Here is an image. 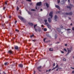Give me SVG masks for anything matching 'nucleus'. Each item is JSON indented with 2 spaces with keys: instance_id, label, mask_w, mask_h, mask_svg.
I'll use <instances>...</instances> for the list:
<instances>
[{
  "instance_id": "1a4fd4ad",
  "label": "nucleus",
  "mask_w": 74,
  "mask_h": 74,
  "mask_svg": "<svg viewBox=\"0 0 74 74\" xmlns=\"http://www.w3.org/2000/svg\"><path fill=\"white\" fill-rule=\"evenodd\" d=\"M41 66H40L37 68V69H38L39 71H41V70H40L41 69Z\"/></svg>"
},
{
  "instance_id": "13d9d810",
  "label": "nucleus",
  "mask_w": 74,
  "mask_h": 74,
  "mask_svg": "<svg viewBox=\"0 0 74 74\" xmlns=\"http://www.w3.org/2000/svg\"><path fill=\"white\" fill-rule=\"evenodd\" d=\"M40 10H41V11H42V9H40Z\"/></svg>"
},
{
  "instance_id": "79ce46f5",
  "label": "nucleus",
  "mask_w": 74,
  "mask_h": 74,
  "mask_svg": "<svg viewBox=\"0 0 74 74\" xmlns=\"http://www.w3.org/2000/svg\"><path fill=\"white\" fill-rule=\"evenodd\" d=\"M55 63H54L53 64V66H55Z\"/></svg>"
},
{
  "instance_id": "774afa93",
  "label": "nucleus",
  "mask_w": 74,
  "mask_h": 74,
  "mask_svg": "<svg viewBox=\"0 0 74 74\" xmlns=\"http://www.w3.org/2000/svg\"><path fill=\"white\" fill-rule=\"evenodd\" d=\"M48 71V70H47L46 72H47Z\"/></svg>"
},
{
  "instance_id": "e433bc0d",
  "label": "nucleus",
  "mask_w": 74,
  "mask_h": 74,
  "mask_svg": "<svg viewBox=\"0 0 74 74\" xmlns=\"http://www.w3.org/2000/svg\"><path fill=\"white\" fill-rule=\"evenodd\" d=\"M27 1H29V2H31V0H26Z\"/></svg>"
},
{
  "instance_id": "7c9ffc66",
  "label": "nucleus",
  "mask_w": 74,
  "mask_h": 74,
  "mask_svg": "<svg viewBox=\"0 0 74 74\" xmlns=\"http://www.w3.org/2000/svg\"><path fill=\"white\" fill-rule=\"evenodd\" d=\"M60 28H62L63 27L62 25H61L60 26Z\"/></svg>"
},
{
  "instance_id": "473e14b6",
  "label": "nucleus",
  "mask_w": 74,
  "mask_h": 74,
  "mask_svg": "<svg viewBox=\"0 0 74 74\" xmlns=\"http://www.w3.org/2000/svg\"><path fill=\"white\" fill-rule=\"evenodd\" d=\"M71 30V29H70V28H69L68 29H67V30L68 31L69 30Z\"/></svg>"
},
{
  "instance_id": "c85d7f7f",
  "label": "nucleus",
  "mask_w": 74,
  "mask_h": 74,
  "mask_svg": "<svg viewBox=\"0 0 74 74\" xmlns=\"http://www.w3.org/2000/svg\"><path fill=\"white\" fill-rule=\"evenodd\" d=\"M63 60L64 61H66V59L65 58H63Z\"/></svg>"
},
{
  "instance_id": "412c9836",
  "label": "nucleus",
  "mask_w": 74,
  "mask_h": 74,
  "mask_svg": "<svg viewBox=\"0 0 74 74\" xmlns=\"http://www.w3.org/2000/svg\"><path fill=\"white\" fill-rule=\"evenodd\" d=\"M57 37H58V35H57V34H56L55 36V38L56 39L57 38Z\"/></svg>"
},
{
  "instance_id": "c03bdc74",
  "label": "nucleus",
  "mask_w": 74,
  "mask_h": 74,
  "mask_svg": "<svg viewBox=\"0 0 74 74\" xmlns=\"http://www.w3.org/2000/svg\"><path fill=\"white\" fill-rule=\"evenodd\" d=\"M68 2L70 3V0H68Z\"/></svg>"
},
{
  "instance_id": "b1692460",
  "label": "nucleus",
  "mask_w": 74,
  "mask_h": 74,
  "mask_svg": "<svg viewBox=\"0 0 74 74\" xmlns=\"http://www.w3.org/2000/svg\"><path fill=\"white\" fill-rule=\"evenodd\" d=\"M44 31L45 32H46L47 31V28H44Z\"/></svg>"
},
{
  "instance_id": "72a5a7b5",
  "label": "nucleus",
  "mask_w": 74,
  "mask_h": 74,
  "mask_svg": "<svg viewBox=\"0 0 74 74\" xmlns=\"http://www.w3.org/2000/svg\"><path fill=\"white\" fill-rule=\"evenodd\" d=\"M34 36V35H31L30 36V38H32V37Z\"/></svg>"
},
{
  "instance_id": "603ef678",
  "label": "nucleus",
  "mask_w": 74,
  "mask_h": 74,
  "mask_svg": "<svg viewBox=\"0 0 74 74\" xmlns=\"http://www.w3.org/2000/svg\"><path fill=\"white\" fill-rule=\"evenodd\" d=\"M54 69H54V68L53 69H52V71H53V70H54Z\"/></svg>"
},
{
  "instance_id": "8fccbe9b",
  "label": "nucleus",
  "mask_w": 74,
  "mask_h": 74,
  "mask_svg": "<svg viewBox=\"0 0 74 74\" xmlns=\"http://www.w3.org/2000/svg\"><path fill=\"white\" fill-rule=\"evenodd\" d=\"M72 25H73L72 23H71V24H70V25H71V26H72Z\"/></svg>"
},
{
  "instance_id": "5fc2aeb1",
  "label": "nucleus",
  "mask_w": 74,
  "mask_h": 74,
  "mask_svg": "<svg viewBox=\"0 0 74 74\" xmlns=\"http://www.w3.org/2000/svg\"><path fill=\"white\" fill-rule=\"evenodd\" d=\"M35 73H36V71H34V74H35Z\"/></svg>"
},
{
  "instance_id": "9d476101",
  "label": "nucleus",
  "mask_w": 74,
  "mask_h": 74,
  "mask_svg": "<svg viewBox=\"0 0 74 74\" xmlns=\"http://www.w3.org/2000/svg\"><path fill=\"white\" fill-rule=\"evenodd\" d=\"M18 66L19 67H20L21 68H22L23 67V65L22 64H18Z\"/></svg>"
},
{
  "instance_id": "dca6fc26",
  "label": "nucleus",
  "mask_w": 74,
  "mask_h": 74,
  "mask_svg": "<svg viewBox=\"0 0 74 74\" xmlns=\"http://www.w3.org/2000/svg\"><path fill=\"white\" fill-rule=\"evenodd\" d=\"M48 21L50 23L51 22V20L50 18H48Z\"/></svg>"
},
{
  "instance_id": "9b49d317",
  "label": "nucleus",
  "mask_w": 74,
  "mask_h": 74,
  "mask_svg": "<svg viewBox=\"0 0 74 74\" xmlns=\"http://www.w3.org/2000/svg\"><path fill=\"white\" fill-rule=\"evenodd\" d=\"M67 8H69L70 10H71L72 8V7L70 6H67Z\"/></svg>"
},
{
  "instance_id": "ea45409f",
  "label": "nucleus",
  "mask_w": 74,
  "mask_h": 74,
  "mask_svg": "<svg viewBox=\"0 0 74 74\" xmlns=\"http://www.w3.org/2000/svg\"><path fill=\"white\" fill-rule=\"evenodd\" d=\"M46 39L45 38H44V39H43V40L45 42V40H46Z\"/></svg>"
},
{
  "instance_id": "4c0bfd02",
  "label": "nucleus",
  "mask_w": 74,
  "mask_h": 74,
  "mask_svg": "<svg viewBox=\"0 0 74 74\" xmlns=\"http://www.w3.org/2000/svg\"><path fill=\"white\" fill-rule=\"evenodd\" d=\"M5 23L6 24L8 23V21H6L5 22Z\"/></svg>"
},
{
  "instance_id": "e2e57ef3",
  "label": "nucleus",
  "mask_w": 74,
  "mask_h": 74,
  "mask_svg": "<svg viewBox=\"0 0 74 74\" xmlns=\"http://www.w3.org/2000/svg\"><path fill=\"white\" fill-rule=\"evenodd\" d=\"M54 69H56V68H57V67H56V66L55 67V68H54Z\"/></svg>"
},
{
  "instance_id": "f3484780",
  "label": "nucleus",
  "mask_w": 74,
  "mask_h": 74,
  "mask_svg": "<svg viewBox=\"0 0 74 74\" xmlns=\"http://www.w3.org/2000/svg\"><path fill=\"white\" fill-rule=\"evenodd\" d=\"M28 24L31 26H33V24L32 23H28Z\"/></svg>"
},
{
  "instance_id": "f257e3e1",
  "label": "nucleus",
  "mask_w": 74,
  "mask_h": 74,
  "mask_svg": "<svg viewBox=\"0 0 74 74\" xmlns=\"http://www.w3.org/2000/svg\"><path fill=\"white\" fill-rule=\"evenodd\" d=\"M37 24H35V25H34V28L35 29V31L36 32H40V28H39V27H37V28L38 27V29H36L35 27H36L37 26Z\"/></svg>"
},
{
  "instance_id": "ddd939ff",
  "label": "nucleus",
  "mask_w": 74,
  "mask_h": 74,
  "mask_svg": "<svg viewBox=\"0 0 74 74\" xmlns=\"http://www.w3.org/2000/svg\"><path fill=\"white\" fill-rule=\"evenodd\" d=\"M56 7L59 10L60 9V6L58 5H56Z\"/></svg>"
},
{
  "instance_id": "3c124183",
  "label": "nucleus",
  "mask_w": 74,
  "mask_h": 74,
  "mask_svg": "<svg viewBox=\"0 0 74 74\" xmlns=\"http://www.w3.org/2000/svg\"><path fill=\"white\" fill-rule=\"evenodd\" d=\"M71 68L72 69H74V68H72V67H71Z\"/></svg>"
},
{
  "instance_id": "6e6d98bb",
  "label": "nucleus",
  "mask_w": 74,
  "mask_h": 74,
  "mask_svg": "<svg viewBox=\"0 0 74 74\" xmlns=\"http://www.w3.org/2000/svg\"><path fill=\"white\" fill-rule=\"evenodd\" d=\"M72 73H74V71H73Z\"/></svg>"
},
{
  "instance_id": "20e7f679",
  "label": "nucleus",
  "mask_w": 74,
  "mask_h": 74,
  "mask_svg": "<svg viewBox=\"0 0 74 74\" xmlns=\"http://www.w3.org/2000/svg\"><path fill=\"white\" fill-rule=\"evenodd\" d=\"M53 14V11H51V12H50L49 14V16H51V18H52L53 17V15L52 14Z\"/></svg>"
},
{
  "instance_id": "aec40b11",
  "label": "nucleus",
  "mask_w": 74,
  "mask_h": 74,
  "mask_svg": "<svg viewBox=\"0 0 74 74\" xmlns=\"http://www.w3.org/2000/svg\"><path fill=\"white\" fill-rule=\"evenodd\" d=\"M8 62H6L4 63V65H8Z\"/></svg>"
},
{
  "instance_id": "a18cd8bd",
  "label": "nucleus",
  "mask_w": 74,
  "mask_h": 74,
  "mask_svg": "<svg viewBox=\"0 0 74 74\" xmlns=\"http://www.w3.org/2000/svg\"><path fill=\"white\" fill-rule=\"evenodd\" d=\"M60 2V0H59L58 1V3H59Z\"/></svg>"
},
{
  "instance_id": "2eb2a0df",
  "label": "nucleus",
  "mask_w": 74,
  "mask_h": 74,
  "mask_svg": "<svg viewBox=\"0 0 74 74\" xmlns=\"http://www.w3.org/2000/svg\"><path fill=\"white\" fill-rule=\"evenodd\" d=\"M57 29L59 32H60L61 31V29L60 28H57Z\"/></svg>"
},
{
  "instance_id": "39448f33",
  "label": "nucleus",
  "mask_w": 74,
  "mask_h": 74,
  "mask_svg": "<svg viewBox=\"0 0 74 74\" xmlns=\"http://www.w3.org/2000/svg\"><path fill=\"white\" fill-rule=\"evenodd\" d=\"M18 17L21 21H23L24 20L23 18L20 16H18Z\"/></svg>"
},
{
  "instance_id": "69168bd1",
  "label": "nucleus",
  "mask_w": 74,
  "mask_h": 74,
  "mask_svg": "<svg viewBox=\"0 0 74 74\" xmlns=\"http://www.w3.org/2000/svg\"><path fill=\"white\" fill-rule=\"evenodd\" d=\"M57 43H59V42H57Z\"/></svg>"
},
{
  "instance_id": "680f3d73",
  "label": "nucleus",
  "mask_w": 74,
  "mask_h": 74,
  "mask_svg": "<svg viewBox=\"0 0 74 74\" xmlns=\"http://www.w3.org/2000/svg\"><path fill=\"white\" fill-rule=\"evenodd\" d=\"M56 71H58V69H57L56 70Z\"/></svg>"
},
{
  "instance_id": "58836bf2",
  "label": "nucleus",
  "mask_w": 74,
  "mask_h": 74,
  "mask_svg": "<svg viewBox=\"0 0 74 74\" xmlns=\"http://www.w3.org/2000/svg\"><path fill=\"white\" fill-rule=\"evenodd\" d=\"M72 30L73 31H74V27H73L72 28Z\"/></svg>"
},
{
  "instance_id": "393cba45",
  "label": "nucleus",
  "mask_w": 74,
  "mask_h": 74,
  "mask_svg": "<svg viewBox=\"0 0 74 74\" xmlns=\"http://www.w3.org/2000/svg\"><path fill=\"white\" fill-rule=\"evenodd\" d=\"M49 50L50 51H53V49L52 48H50L49 49Z\"/></svg>"
},
{
  "instance_id": "864d4df0",
  "label": "nucleus",
  "mask_w": 74,
  "mask_h": 74,
  "mask_svg": "<svg viewBox=\"0 0 74 74\" xmlns=\"http://www.w3.org/2000/svg\"><path fill=\"white\" fill-rule=\"evenodd\" d=\"M32 41L34 42H35L36 40H33Z\"/></svg>"
},
{
  "instance_id": "09e8293b",
  "label": "nucleus",
  "mask_w": 74,
  "mask_h": 74,
  "mask_svg": "<svg viewBox=\"0 0 74 74\" xmlns=\"http://www.w3.org/2000/svg\"><path fill=\"white\" fill-rule=\"evenodd\" d=\"M41 27H44V25H41Z\"/></svg>"
},
{
  "instance_id": "4be33fe9",
  "label": "nucleus",
  "mask_w": 74,
  "mask_h": 74,
  "mask_svg": "<svg viewBox=\"0 0 74 74\" xmlns=\"http://www.w3.org/2000/svg\"><path fill=\"white\" fill-rule=\"evenodd\" d=\"M31 11H36V9H32L31 10Z\"/></svg>"
},
{
  "instance_id": "f704fd0d",
  "label": "nucleus",
  "mask_w": 74,
  "mask_h": 74,
  "mask_svg": "<svg viewBox=\"0 0 74 74\" xmlns=\"http://www.w3.org/2000/svg\"><path fill=\"white\" fill-rule=\"evenodd\" d=\"M15 31H16V32H19L18 30V29H15Z\"/></svg>"
},
{
  "instance_id": "c9c22d12",
  "label": "nucleus",
  "mask_w": 74,
  "mask_h": 74,
  "mask_svg": "<svg viewBox=\"0 0 74 74\" xmlns=\"http://www.w3.org/2000/svg\"><path fill=\"white\" fill-rule=\"evenodd\" d=\"M70 5L71 6V7H73V5L72 4H70Z\"/></svg>"
},
{
  "instance_id": "338daca9",
  "label": "nucleus",
  "mask_w": 74,
  "mask_h": 74,
  "mask_svg": "<svg viewBox=\"0 0 74 74\" xmlns=\"http://www.w3.org/2000/svg\"><path fill=\"white\" fill-rule=\"evenodd\" d=\"M36 9H37V7H36Z\"/></svg>"
},
{
  "instance_id": "6ab92c4d",
  "label": "nucleus",
  "mask_w": 74,
  "mask_h": 74,
  "mask_svg": "<svg viewBox=\"0 0 74 74\" xmlns=\"http://www.w3.org/2000/svg\"><path fill=\"white\" fill-rule=\"evenodd\" d=\"M46 6L47 8H48L49 7V5L47 3H46Z\"/></svg>"
},
{
  "instance_id": "4468645a",
  "label": "nucleus",
  "mask_w": 74,
  "mask_h": 74,
  "mask_svg": "<svg viewBox=\"0 0 74 74\" xmlns=\"http://www.w3.org/2000/svg\"><path fill=\"white\" fill-rule=\"evenodd\" d=\"M14 49L17 50L18 49V47L17 46H14Z\"/></svg>"
},
{
  "instance_id": "c756f323",
  "label": "nucleus",
  "mask_w": 74,
  "mask_h": 74,
  "mask_svg": "<svg viewBox=\"0 0 74 74\" xmlns=\"http://www.w3.org/2000/svg\"><path fill=\"white\" fill-rule=\"evenodd\" d=\"M19 9V7H18V6H17V10H18Z\"/></svg>"
},
{
  "instance_id": "49530a36",
  "label": "nucleus",
  "mask_w": 74,
  "mask_h": 74,
  "mask_svg": "<svg viewBox=\"0 0 74 74\" xmlns=\"http://www.w3.org/2000/svg\"><path fill=\"white\" fill-rule=\"evenodd\" d=\"M61 53H64L63 51H61Z\"/></svg>"
},
{
  "instance_id": "4d7b16f0",
  "label": "nucleus",
  "mask_w": 74,
  "mask_h": 74,
  "mask_svg": "<svg viewBox=\"0 0 74 74\" xmlns=\"http://www.w3.org/2000/svg\"><path fill=\"white\" fill-rule=\"evenodd\" d=\"M11 18V16H9V18Z\"/></svg>"
},
{
  "instance_id": "bb28decb",
  "label": "nucleus",
  "mask_w": 74,
  "mask_h": 74,
  "mask_svg": "<svg viewBox=\"0 0 74 74\" xmlns=\"http://www.w3.org/2000/svg\"><path fill=\"white\" fill-rule=\"evenodd\" d=\"M28 13L30 15H31L32 13L31 12H28Z\"/></svg>"
},
{
  "instance_id": "f8f14e48",
  "label": "nucleus",
  "mask_w": 74,
  "mask_h": 74,
  "mask_svg": "<svg viewBox=\"0 0 74 74\" xmlns=\"http://www.w3.org/2000/svg\"><path fill=\"white\" fill-rule=\"evenodd\" d=\"M45 22V25H48V23H47V20H44Z\"/></svg>"
},
{
  "instance_id": "a878e982",
  "label": "nucleus",
  "mask_w": 74,
  "mask_h": 74,
  "mask_svg": "<svg viewBox=\"0 0 74 74\" xmlns=\"http://www.w3.org/2000/svg\"><path fill=\"white\" fill-rule=\"evenodd\" d=\"M6 8V7H4L3 8V10H5V9Z\"/></svg>"
},
{
  "instance_id": "0eeeda50",
  "label": "nucleus",
  "mask_w": 74,
  "mask_h": 74,
  "mask_svg": "<svg viewBox=\"0 0 74 74\" xmlns=\"http://www.w3.org/2000/svg\"><path fill=\"white\" fill-rule=\"evenodd\" d=\"M58 18V17L57 16V15H55V17H54V18H55V20L56 21H57V19Z\"/></svg>"
},
{
  "instance_id": "cd10ccee",
  "label": "nucleus",
  "mask_w": 74,
  "mask_h": 74,
  "mask_svg": "<svg viewBox=\"0 0 74 74\" xmlns=\"http://www.w3.org/2000/svg\"><path fill=\"white\" fill-rule=\"evenodd\" d=\"M64 50L66 52H67V51L66 50V49H65V48H64Z\"/></svg>"
},
{
  "instance_id": "5701e85b",
  "label": "nucleus",
  "mask_w": 74,
  "mask_h": 74,
  "mask_svg": "<svg viewBox=\"0 0 74 74\" xmlns=\"http://www.w3.org/2000/svg\"><path fill=\"white\" fill-rule=\"evenodd\" d=\"M60 11H57L56 12V14H59L60 12Z\"/></svg>"
},
{
  "instance_id": "6e6552de",
  "label": "nucleus",
  "mask_w": 74,
  "mask_h": 74,
  "mask_svg": "<svg viewBox=\"0 0 74 74\" xmlns=\"http://www.w3.org/2000/svg\"><path fill=\"white\" fill-rule=\"evenodd\" d=\"M45 25H47V26L50 29H51L50 25V24H49L48 23V24H46Z\"/></svg>"
},
{
  "instance_id": "37998d69",
  "label": "nucleus",
  "mask_w": 74,
  "mask_h": 74,
  "mask_svg": "<svg viewBox=\"0 0 74 74\" xmlns=\"http://www.w3.org/2000/svg\"><path fill=\"white\" fill-rule=\"evenodd\" d=\"M58 65L57 64L56 66V67L58 68Z\"/></svg>"
},
{
  "instance_id": "de8ad7c7",
  "label": "nucleus",
  "mask_w": 74,
  "mask_h": 74,
  "mask_svg": "<svg viewBox=\"0 0 74 74\" xmlns=\"http://www.w3.org/2000/svg\"><path fill=\"white\" fill-rule=\"evenodd\" d=\"M51 70V69H50L49 70V72H50V71Z\"/></svg>"
},
{
  "instance_id": "bf43d9fd",
  "label": "nucleus",
  "mask_w": 74,
  "mask_h": 74,
  "mask_svg": "<svg viewBox=\"0 0 74 74\" xmlns=\"http://www.w3.org/2000/svg\"><path fill=\"white\" fill-rule=\"evenodd\" d=\"M58 69H61L62 68H59Z\"/></svg>"
},
{
  "instance_id": "f03ea898",
  "label": "nucleus",
  "mask_w": 74,
  "mask_h": 74,
  "mask_svg": "<svg viewBox=\"0 0 74 74\" xmlns=\"http://www.w3.org/2000/svg\"><path fill=\"white\" fill-rule=\"evenodd\" d=\"M67 49H68V53H67L66 56H67L70 53H71V51L72 50V49L71 48L70 49L67 48Z\"/></svg>"
},
{
  "instance_id": "7ed1b4c3",
  "label": "nucleus",
  "mask_w": 74,
  "mask_h": 74,
  "mask_svg": "<svg viewBox=\"0 0 74 74\" xmlns=\"http://www.w3.org/2000/svg\"><path fill=\"white\" fill-rule=\"evenodd\" d=\"M73 14V12H70L69 13H67V12H66L65 13V15H72Z\"/></svg>"
},
{
  "instance_id": "2f4dec72",
  "label": "nucleus",
  "mask_w": 74,
  "mask_h": 74,
  "mask_svg": "<svg viewBox=\"0 0 74 74\" xmlns=\"http://www.w3.org/2000/svg\"><path fill=\"white\" fill-rule=\"evenodd\" d=\"M5 4L7 5V2L5 1Z\"/></svg>"
},
{
  "instance_id": "423d86ee",
  "label": "nucleus",
  "mask_w": 74,
  "mask_h": 74,
  "mask_svg": "<svg viewBox=\"0 0 74 74\" xmlns=\"http://www.w3.org/2000/svg\"><path fill=\"white\" fill-rule=\"evenodd\" d=\"M41 3H42L41 2H38L37 3L36 5L37 6H40L41 5Z\"/></svg>"
},
{
  "instance_id": "052dcab7",
  "label": "nucleus",
  "mask_w": 74,
  "mask_h": 74,
  "mask_svg": "<svg viewBox=\"0 0 74 74\" xmlns=\"http://www.w3.org/2000/svg\"><path fill=\"white\" fill-rule=\"evenodd\" d=\"M65 46H67V44H65Z\"/></svg>"
},
{
  "instance_id": "a211bd4d",
  "label": "nucleus",
  "mask_w": 74,
  "mask_h": 74,
  "mask_svg": "<svg viewBox=\"0 0 74 74\" xmlns=\"http://www.w3.org/2000/svg\"><path fill=\"white\" fill-rule=\"evenodd\" d=\"M12 51L11 50H9L8 51V53H9L10 54L12 53Z\"/></svg>"
},
{
  "instance_id": "0e129e2a",
  "label": "nucleus",
  "mask_w": 74,
  "mask_h": 74,
  "mask_svg": "<svg viewBox=\"0 0 74 74\" xmlns=\"http://www.w3.org/2000/svg\"><path fill=\"white\" fill-rule=\"evenodd\" d=\"M68 32L69 33H70V31H68Z\"/></svg>"
},
{
  "instance_id": "a19ab883",
  "label": "nucleus",
  "mask_w": 74,
  "mask_h": 74,
  "mask_svg": "<svg viewBox=\"0 0 74 74\" xmlns=\"http://www.w3.org/2000/svg\"><path fill=\"white\" fill-rule=\"evenodd\" d=\"M17 21H15V23H15V24H16V23H17Z\"/></svg>"
}]
</instances>
